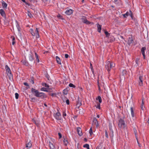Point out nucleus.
<instances>
[{"mask_svg":"<svg viewBox=\"0 0 149 149\" xmlns=\"http://www.w3.org/2000/svg\"><path fill=\"white\" fill-rule=\"evenodd\" d=\"M56 59L59 65H61V60L58 56H56Z\"/></svg>","mask_w":149,"mask_h":149,"instance_id":"17","label":"nucleus"},{"mask_svg":"<svg viewBox=\"0 0 149 149\" xmlns=\"http://www.w3.org/2000/svg\"><path fill=\"white\" fill-rule=\"evenodd\" d=\"M11 38L12 39V44L14 45L15 43V38L14 36H12Z\"/></svg>","mask_w":149,"mask_h":149,"instance_id":"31","label":"nucleus"},{"mask_svg":"<svg viewBox=\"0 0 149 149\" xmlns=\"http://www.w3.org/2000/svg\"><path fill=\"white\" fill-rule=\"evenodd\" d=\"M57 17H58V18H59L60 19H63V18H62V16H61L60 14H58V15H57Z\"/></svg>","mask_w":149,"mask_h":149,"instance_id":"43","label":"nucleus"},{"mask_svg":"<svg viewBox=\"0 0 149 149\" xmlns=\"http://www.w3.org/2000/svg\"><path fill=\"white\" fill-rule=\"evenodd\" d=\"M111 38H112V40L111 41H110L111 42H113L115 40V38H114L113 36H111Z\"/></svg>","mask_w":149,"mask_h":149,"instance_id":"55","label":"nucleus"},{"mask_svg":"<svg viewBox=\"0 0 149 149\" xmlns=\"http://www.w3.org/2000/svg\"><path fill=\"white\" fill-rule=\"evenodd\" d=\"M146 48L145 47H142L141 49V52L143 56V58L144 59H145L146 58L145 51L146 50Z\"/></svg>","mask_w":149,"mask_h":149,"instance_id":"8","label":"nucleus"},{"mask_svg":"<svg viewBox=\"0 0 149 149\" xmlns=\"http://www.w3.org/2000/svg\"><path fill=\"white\" fill-rule=\"evenodd\" d=\"M97 31L100 33L101 30V25H100L99 24L97 23Z\"/></svg>","mask_w":149,"mask_h":149,"instance_id":"18","label":"nucleus"},{"mask_svg":"<svg viewBox=\"0 0 149 149\" xmlns=\"http://www.w3.org/2000/svg\"><path fill=\"white\" fill-rule=\"evenodd\" d=\"M111 63L109 61H108L106 63V64L105 65L106 69L107 70L109 74V72L111 68H110V66L111 65Z\"/></svg>","mask_w":149,"mask_h":149,"instance_id":"4","label":"nucleus"},{"mask_svg":"<svg viewBox=\"0 0 149 149\" xmlns=\"http://www.w3.org/2000/svg\"><path fill=\"white\" fill-rule=\"evenodd\" d=\"M63 142L64 143L65 146H67V143H68V141L67 140L65 139H64L63 141Z\"/></svg>","mask_w":149,"mask_h":149,"instance_id":"34","label":"nucleus"},{"mask_svg":"<svg viewBox=\"0 0 149 149\" xmlns=\"http://www.w3.org/2000/svg\"><path fill=\"white\" fill-rule=\"evenodd\" d=\"M89 134H90V135H91L93 134L92 127H91L90 128V129L89 130Z\"/></svg>","mask_w":149,"mask_h":149,"instance_id":"46","label":"nucleus"},{"mask_svg":"<svg viewBox=\"0 0 149 149\" xmlns=\"http://www.w3.org/2000/svg\"><path fill=\"white\" fill-rule=\"evenodd\" d=\"M69 86L70 87H72L74 88H75L76 87L72 83H70L69 85Z\"/></svg>","mask_w":149,"mask_h":149,"instance_id":"39","label":"nucleus"},{"mask_svg":"<svg viewBox=\"0 0 149 149\" xmlns=\"http://www.w3.org/2000/svg\"><path fill=\"white\" fill-rule=\"evenodd\" d=\"M78 100L77 102L76 106L78 107H79L81 105V103L79 100V97H78Z\"/></svg>","mask_w":149,"mask_h":149,"instance_id":"23","label":"nucleus"},{"mask_svg":"<svg viewBox=\"0 0 149 149\" xmlns=\"http://www.w3.org/2000/svg\"><path fill=\"white\" fill-rule=\"evenodd\" d=\"M105 136L107 138H108V134L107 131L106 130L105 131Z\"/></svg>","mask_w":149,"mask_h":149,"instance_id":"50","label":"nucleus"},{"mask_svg":"<svg viewBox=\"0 0 149 149\" xmlns=\"http://www.w3.org/2000/svg\"><path fill=\"white\" fill-rule=\"evenodd\" d=\"M144 103L143 102V100L141 104V109L142 110H144V109L143 108V105H144Z\"/></svg>","mask_w":149,"mask_h":149,"instance_id":"42","label":"nucleus"},{"mask_svg":"<svg viewBox=\"0 0 149 149\" xmlns=\"http://www.w3.org/2000/svg\"><path fill=\"white\" fill-rule=\"evenodd\" d=\"M42 85L43 86H44L45 87H46L47 88H49V85L47 84L46 83H42Z\"/></svg>","mask_w":149,"mask_h":149,"instance_id":"40","label":"nucleus"},{"mask_svg":"<svg viewBox=\"0 0 149 149\" xmlns=\"http://www.w3.org/2000/svg\"><path fill=\"white\" fill-rule=\"evenodd\" d=\"M127 72L126 70H123L122 72L120 75V78L125 79V75L126 74Z\"/></svg>","mask_w":149,"mask_h":149,"instance_id":"7","label":"nucleus"},{"mask_svg":"<svg viewBox=\"0 0 149 149\" xmlns=\"http://www.w3.org/2000/svg\"><path fill=\"white\" fill-rule=\"evenodd\" d=\"M109 129H110V131H111V132H112V134L113 135V130H112V128L111 127H109Z\"/></svg>","mask_w":149,"mask_h":149,"instance_id":"63","label":"nucleus"},{"mask_svg":"<svg viewBox=\"0 0 149 149\" xmlns=\"http://www.w3.org/2000/svg\"><path fill=\"white\" fill-rule=\"evenodd\" d=\"M65 102L67 104L69 105V100L67 98Z\"/></svg>","mask_w":149,"mask_h":149,"instance_id":"56","label":"nucleus"},{"mask_svg":"<svg viewBox=\"0 0 149 149\" xmlns=\"http://www.w3.org/2000/svg\"><path fill=\"white\" fill-rule=\"evenodd\" d=\"M104 33L106 35V37H109L110 36V33H109L107 31H105L104 32Z\"/></svg>","mask_w":149,"mask_h":149,"instance_id":"38","label":"nucleus"},{"mask_svg":"<svg viewBox=\"0 0 149 149\" xmlns=\"http://www.w3.org/2000/svg\"><path fill=\"white\" fill-rule=\"evenodd\" d=\"M115 64L112 63H111V65L110 66V68H111L115 66Z\"/></svg>","mask_w":149,"mask_h":149,"instance_id":"57","label":"nucleus"},{"mask_svg":"<svg viewBox=\"0 0 149 149\" xmlns=\"http://www.w3.org/2000/svg\"><path fill=\"white\" fill-rule=\"evenodd\" d=\"M96 99L97 100H98L99 102L100 103H101L102 100V99H101V97L100 96H98L97 97V98H96Z\"/></svg>","mask_w":149,"mask_h":149,"instance_id":"29","label":"nucleus"},{"mask_svg":"<svg viewBox=\"0 0 149 149\" xmlns=\"http://www.w3.org/2000/svg\"><path fill=\"white\" fill-rule=\"evenodd\" d=\"M131 112V115L132 117H134V110L133 108L132 107H131L130 108Z\"/></svg>","mask_w":149,"mask_h":149,"instance_id":"25","label":"nucleus"},{"mask_svg":"<svg viewBox=\"0 0 149 149\" xmlns=\"http://www.w3.org/2000/svg\"><path fill=\"white\" fill-rule=\"evenodd\" d=\"M58 135L59 136V138L61 139L62 137V135L60 133H58Z\"/></svg>","mask_w":149,"mask_h":149,"instance_id":"58","label":"nucleus"},{"mask_svg":"<svg viewBox=\"0 0 149 149\" xmlns=\"http://www.w3.org/2000/svg\"><path fill=\"white\" fill-rule=\"evenodd\" d=\"M32 93L36 97H37L38 94L39 92L38 90H36L33 88H32L31 89Z\"/></svg>","mask_w":149,"mask_h":149,"instance_id":"6","label":"nucleus"},{"mask_svg":"<svg viewBox=\"0 0 149 149\" xmlns=\"http://www.w3.org/2000/svg\"><path fill=\"white\" fill-rule=\"evenodd\" d=\"M6 72H7L8 76L9 79L10 80L13 79V75L11 73V71L10 68L7 65H6L5 67Z\"/></svg>","mask_w":149,"mask_h":149,"instance_id":"1","label":"nucleus"},{"mask_svg":"<svg viewBox=\"0 0 149 149\" xmlns=\"http://www.w3.org/2000/svg\"><path fill=\"white\" fill-rule=\"evenodd\" d=\"M67 99V98L66 97H64L63 98V102H65L66 101V100Z\"/></svg>","mask_w":149,"mask_h":149,"instance_id":"64","label":"nucleus"},{"mask_svg":"<svg viewBox=\"0 0 149 149\" xmlns=\"http://www.w3.org/2000/svg\"><path fill=\"white\" fill-rule=\"evenodd\" d=\"M49 145L50 149H55L54 146L50 141L49 142Z\"/></svg>","mask_w":149,"mask_h":149,"instance_id":"20","label":"nucleus"},{"mask_svg":"<svg viewBox=\"0 0 149 149\" xmlns=\"http://www.w3.org/2000/svg\"><path fill=\"white\" fill-rule=\"evenodd\" d=\"M28 15L30 18H31V17H33L32 15L29 12H28Z\"/></svg>","mask_w":149,"mask_h":149,"instance_id":"44","label":"nucleus"},{"mask_svg":"<svg viewBox=\"0 0 149 149\" xmlns=\"http://www.w3.org/2000/svg\"><path fill=\"white\" fill-rule=\"evenodd\" d=\"M32 120L33 122L34 123L37 125L38 126L39 124L37 122V121H36L34 118L32 119Z\"/></svg>","mask_w":149,"mask_h":149,"instance_id":"36","label":"nucleus"},{"mask_svg":"<svg viewBox=\"0 0 149 149\" xmlns=\"http://www.w3.org/2000/svg\"><path fill=\"white\" fill-rule=\"evenodd\" d=\"M30 32L33 36H36V34H35V33L34 32L32 29H30Z\"/></svg>","mask_w":149,"mask_h":149,"instance_id":"28","label":"nucleus"},{"mask_svg":"<svg viewBox=\"0 0 149 149\" xmlns=\"http://www.w3.org/2000/svg\"><path fill=\"white\" fill-rule=\"evenodd\" d=\"M102 146L101 145H99L97 147L96 149H102Z\"/></svg>","mask_w":149,"mask_h":149,"instance_id":"45","label":"nucleus"},{"mask_svg":"<svg viewBox=\"0 0 149 149\" xmlns=\"http://www.w3.org/2000/svg\"><path fill=\"white\" fill-rule=\"evenodd\" d=\"M24 85H25V86H26L28 87L27 88H30L29 86L28 83H27V82H24Z\"/></svg>","mask_w":149,"mask_h":149,"instance_id":"48","label":"nucleus"},{"mask_svg":"<svg viewBox=\"0 0 149 149\" xmlns=\"http://www.w3.org/2000/svg\"><path fill=\"white\" fill-rule=\"evenodd\" d=\"M22 62L23 64L26 66H28L29 65V64L27 62V61H26V60H23L22 61Z\"/></svg>","mask_w":149,"mask_h":149,"instance_id":"27","label":"nucleus"},{"mask_svg":"<svg viewBox=\"0 0 149 149\" xmlns=\"http://www.w3.org/2000/svg\"><path fill=\"white\" fill-rule=\"evenodd\" d=\"M0 14L2 17H6V14L4 11L3 9H0Z\"/></svg>","mask_w":149,"mask_h":149,"instance_id":"14","label":"nucleus"},{"mask_svg":"<svg viewBox=\"0 0 149 149\" xmlns=\"http://www.w3.org/2000/svg\"><path fill=\"white\" fill-rule=\"evenodd\" d=\"M91 71L92 72V74H93L94 75H95L93 69L91 68Z\"/></svg>","mask_w":149,"mask_h":149,"instance_id":"60","label":"nucleus"},{"mask_svg":"<svg viewBox=\"0 0 149 149\" xmlns=\"http://www.w3.org/2000/svg\"><path fill=\"white\" fill-rule=\"evenodd\" d=\"M69 57V55L67 54H65V57L66 58H68Z\"/></svg>","mask_w":149,"mask_h":149,"instance_id":"61","label":"nucleus"},{"mask_svg":"<svg viewBox=\"0 0 149 149\" xmlns=\"http://www.w3.org/2000/svg\"><path fill=\"white\" fill-rule=\"evenodd\" d=\"M73 12V10L69 9L68 10H67L65 12V13L66 14L68 15H70L72 14Z\"/></svg>","mask_w":149,"mask_h":149,"instance_id":"10","label":"nucleus"},{"mask_svg":"<svg viewBox=\"0 0 149 149\" xmlns=\"http://www.w3.org/2000/svg\"><path fill=\"white\" fill-rule=\"evenodd\" d=\"M31 80L30 81V82L32 84H34V78L33 77H31Z\"/></svg>","mask_w":149,"mask_h":149,"instance_id":"37","label":"nucleus"},{"mask_svg":"<svg viewBox=\"0 0 149 149\" xmlns=\"http://www.w3.org/2000/svg\"><path fill=\"white\" fill-rule=\"evenodd\" d=\"M35 57H36V60L37 62L38 63L40 61L39 59V56L36 52L35 53Z\"/></svg>","mask_w":149,"mask_h":149,"instance_id":"26","label":"nucleus"},{"mask_svg":"<svg viewBox=\"0 0 149 149\" xmlns=\"http://www.w3.org/2000/svg\"><path fill=\"white\" fill-rule=\"evenodd\" d=\"M118 126L120 128H124L125 127V123L123 119L121 118L119 120Z\"/></svg>","mask_w":149,"mask_h":149,"instance_id":"2","label":"nucleus"},{"mask_svg":"<svg viewBox=\"0 0 149 149\" xmlns=\"http://www.w3.org/2000/svg\"><path fill=\"white\" fill-rule=\"evenodd\" d=\"M15 22L16 23V26L17 28L18 31L19 32H20L21 28H20V26L18 24V22H17V21H16Z\"/></svg>","mask_w":149,"mask_h":149,"instance_id":"19","label":"nucleus"},{"mask_svg":"<svg viewBox=\"0 0 149 149\" xmlns=\"http://www.w3.org/2000/svg\"><path fill=\"white\" fill-rule=\"evenodd\" d=\"M3 121L1 118H0V127L2 126Z\"/></svg>","mask_w":149,"mask_h":149,"instance_id":"51","label":"nucleus"},{"mask_svg":"<svg viewBox=\"0 0 149 149\" xmlns=\"http://www.w3.org/2000/svg\"><path fill=\"white\" fill-rule=\"evenodd\" d=\"M77 132L79 135L81 136L82 135V133L81 132V128L78 127L77 128Z\"/></svg>","mask_w":149,"mask_h":149,"instance_id":"16","label":"nucleus"},{"mask_svg":"<svg viewBox=\"0 0 149 149\" xmlns=\"http://www.w3.org/2000/svg\"><path fill=\"white\" fill-rule=\"evenodd\" d=\"M81 19V22L86 24H89L91 23L86 18L85 16H83L82 17Z\"/></svg>","mask_w":149,"mask_h":149,"instance_id":"3","label":"nucleus"},{"mask_svg":"<svg viewBox=\"0 0 149 149\" xmlns=\"http://www.w3.org/2000/svg\"><path fill=\"white\" fill-rule=\"evenodd\" d=\"M35 33V34H36V36L37 38H39V35L38 33V28H36Z\"/></svg>","mask_w":149,"mask_h":149,"instance_id":"22","label":"nucleus"},{"mask_svg":"<svg viewBox=\"0 0 149 149\" xmlns=\"http://www.w3.org/2000/svg\"><path fill=\"white\" fill-rule=\"evenodd\" d=\"M129 13L128 12H127L125 14H123V17L125 18H126L127 16H128L129 15Z\"/></svg>","mask_w":149,"mask_h":149,"instance_id":"33","label":"nucleus"},{"mask_svg":"<svg viewBox=\"0 0 149 149\" xmlns=\"http://www.w3.org/2000/svg\"><path fill=\"white\" fill-rule=\"evenodd\" d=\"M114 2L116 4H118V0H114Z\"/></svg>","mask_w":149,"mask_h":149,"instance_id":"59","label":"nucleus"},{"mask_svg":"<svg viewBox=\"0 0 149 149\" xmlns=\"http://www.w3.org/2000/svg\"><path fill=\"white\" fill-rule=\"evenodd\" d=\"M129 11L130 13H129V15H130V16L132 19H133V15L132 12L130 10Z\"/></svg>","mask_w":149,"mask_h":149,"instance_id":"32","label":"nucleus"},{"mask_svg":"<svg viewBox=\"0 0 149 149\" xmlns=\"http://www.w3.org/2000/svg\"><path fill=\"white\" fill-rule=\"evenodd\" d=\"M133 40L132 37H129L128 38L127 41V44L129 46L132 43Z\"/></svg>","mask_w":149,"mask_h":149,"instance_id":"13","label":"nucleus"},{"mask_svg":"<svg viewBox=\"0 0 149 149\" xmlns=\"http://www.w3.org/2000/svg\"><path fill=\"white\" fill-rule=\"evenodd\" d=\"M67 91L65 89L63 91V93L65 95H66L67 94Z\"/></svg>","mask_w":149,"mask_h":149,"instance_id":"49","label":"nucleus"},{"mask_svg":"<svg viewBox=\"0 0 149 149\" xmlns=\"http://www.w3.org/2000/svg\"><path fill=\"white\" fill-rule=\"evenodd\" d=\"M134 133L135 135V136H136V138L137 139V136H136V134H137V131H136V129L135 128H134Z\"/></svg>","mask_w":149,"mask_h":149,"instance_id":"41","label":"nucleus"},{"mask_svg":"<svg viewBox=\"0 0 149 149\" xmlns=\"http://www.w3.org/2000/svg\"><path fill=\"white\" fill-rule=\"evenodd\" d=\"M15 97L16 99H17L18 98L19 95L17 93H16L15 94Z\"/></svg>","mask_w":149,"mask_h":149,"instance_id":"47","label":"nucleus"},{"mask_svg":"<svg viewBox=\"0 0 149 149\" xmlns=\"http://www.w3.org/2000/svg\"><path fill=\"white\" fill-rule=\"evenodd\" d=\"M93 122L94 123L97 127L99 126L98 121L97 119L95 117H94L93 118Z\"/></svg>","mask_w":149,"mask_h":149,"instance_id":"11","label":"nucleus"},{"mask_svg":"<svg viewBox=\"0 0 149 149\" xmlns=\"http://www.w3.org/2000/svg\"><path fill=\"white\" fill-rule=\"evenodd\" d=\"M84 148H86L87 149H90L89 147V145L88 144H86L83 145Z\"/></svg>","mask_w":149,"mask_h":149,"instance_id":"35","label":"nucleus"},{"mask_svg":"<svg viewBox=\"0 0 149 149\" xmlns=\"http://www.w3.org/2000/svg\"><path fill=\"white\" fill-rule=\"evenodd\" d=\"M1 3L3 8L7 9V4L3 1Z\"/></svg>","mask_w":149,"mask_h":149,"instance_id":"15","label":"nucleus"},{"mask_svg":"<svg viewBox=\"0 0 149 149\" xmlns=\"http://www.w3.org/2000/svg\"><path fill=\"white\" fill-rule=\"evenodd\" d=\"M66 116V113H65V112H64L63 111V117L64 118H65V116Z\"/></svg>","mask_w":149,"mask_h":149,"instance_id":"54","label":"nucleus"},{"mask_svg":"<svg viewBox=\"0 0 149 149\" xmlns=\"http://www.w3.org/2000/svg\"><path fill=\"white\" fill-rule=\"evenodd\" d=\"M49 95L53 97L54 96H56V93H53L50 94Z\"/></svg>","mask_w":149,"mask_h":149,"instance_id":"52","label":"nucleus"},{"mask_svg":"<svg viewBox=\"0 0 149 149\" xmlns=\"http://www.w3.org/2000/svg\"><path fill=\"white\" fill-rule=\"evenodd\" d=\"M41 91H43L47 92L49 91L48 90H47V88H44V87L42 88H41Z\"/></svg>","mask_w":149,"mask_h":149,"instance_id":"30","label":"nucleus"},{"mask_svg":"<svg viewBox=\"0 0 149 149\" xmlns=\"http://www.w3.org/2000/svg\"><path fill=\"white\" fill-rule=\"evenodd\" d=\"M98 109H100V103H98L97 104V106L96 107Z\"/></svg>","mask_w":149,"mask_h":149,"instance_id":"53","label":"nucleus"},{"mask_svg":"<svg viewBox=\"0 0 149 149\" xmlns=\"http://www.w3.org/2000/svg\"><path fill=\"white\" fill-rule=\"evenodd\" d=\"M139 85L140 86H142L143 85V77L140 76L139 78Z\"/></svg>","mask_w":149,"mask_h":149,"instance_id":"12","label":"nucleus"},{"mask_svg":"<svg viewBox=\"0 0 149 149\" xmlns=\"http://www.w3.org/2000/svg\"><path fill=\"white\" fill-rule=\"evenodd\" d=\"M32 146V145L31 143L30 142H29L26 144V147L28 149H29Z\"/></svg>","mask_w":149,"mask_h":149,"instance_id":"21","label":"nucleus"},{"mask_svg":"<svg viewBox=\"0 0 149 149\" xmlns=\"http://www.w3.org/2000/svg\"><path fill=\"white\" fill-rule=\"evenodd\" d=\"M29 61H33L34 59L33 56L31 54H29Z\"/></svg>","mask_w":149,"mask_h":149,"instance_id":"24","label":"nucleus"},{"mask_svg":"<svg viewBox=\"0 0 149 149\" xmlns=\"http://www.w3.org/2000/svg\"><path fill=\"white\" fill-rule=\"evenodd\" d=\"M37 97H40L41 99L46 98L47 97V95L44 93L42 92L38 93V94Z\"/></svg>","mask_w":149,"mask_h":149,"instance_id":"5","label":"nucleus"},{"mask_svg":"<svg viewBox=\"0 0 149 149\" xmlns=\"http://www.w3.org/2000/svg\"><path fill=\"white\" fill-rule=\"evenodd\" d=\"M61 116V113L58 111L55 114L54 117L57 120H60V117Z\"/></svg>","mask_w":149,"mask_h":149,"instance_id":"9","label":"nucleus"},{"mask_svg":"<svg viewBox=\"0 0 149 149\" xmlns=\"http://www.w3.org/2000/svg\"><path fill=\"white\" fill-rule=\"evenodd\" d=\"M139 58H136L135 60V62L137 64L138 61H139Z\"/></svg>","mask_w":149,"mask_h":149,"instance_id":"62","label":"nucleus"}]
</instances>
